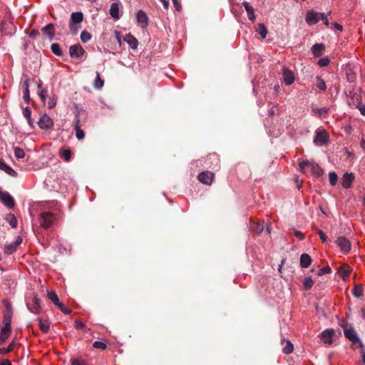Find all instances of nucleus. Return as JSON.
I'll return each instance as SVG.
<instances>
[{
    "mask_svg": "<svg viewBox=\"0 0 365 365\" xmlns=\"http://www.w3.org/2000/svg\"><path fill=\"white\" fill-rule=\"evenodd\" d=\"M75 327L77 329H83L85 327V324L83 322H82L81 321H76L75 322Z\"/></svg>",
    "mask_w": 365,
    "mask_h": 365,
    "instance_id": "obj_59",
    "label": "nucleus"
},
{
    "mask_svg": "<svg viewBox=\"0 0 365 365\" xmlns=\"http://www.w3.org/2000/svg\"><path fill=\"white\" fill-rule=\"evenodd\" d=\"M71 365H86L83 361L73 359L71 362Z\"/></svg>",
    "mask_w": 365,
    "mask_h": 365,
    "instance_id": "obj_63",
    "label": "nucleus"
},
{
    "mask_svg": "<svg viewBox=\"0 0 365 365\" xmlns=\"http://www.w3.org/2000/svg\"><path fill=\"white\" fill-rule=\"evenodd\" d=\"M59 156L66 162H68L71 158V151L68 148H63L59 150Z\"/></svg>",
    "mask_w": 365,
    "mask_h": 365,
    "instance_id": "obj_23",
    "label": "nucleus"
},
{
    "mask_svg": "<svg viewBox=\"0 0 365 365\" xmlns=\"http://www.w3.org/2000/svg\"><path fill=\"white\" fill-rule=\"evenodd\" d=\"M23 115L27 119L28 123L32 126V120H31V112L29 107H26L23 110Z\"/></svg>",
    "mask_w": 365,
    "mask_h": 365,
    "instance_id": "obj_38",
    "label": "nucleus"
},
{
    "mask_svg": "<svg viewBox=\"0 0 365 365\" xmlns=\"http://www.w3.org/2000/svg\"><path fill=\"white\" fill-rule=\"evenodd\" d=\"M283 80L286 85H291L294 82L295 77L293 72L287 68H283Z\"/></svg>",
    "mask_w": 365,
    "mask_h": 365,
    "instance_id": "obj_15",
    "label": "nucleus"
},
{
    "mask_svg": "<svg viewBox=\"0 0 365 365\" xmlns=\"http://www.w3.org/2000/svg\"><path fill=\"white\" fill-rule=\"evenodd\" d=\"M55 217L50 212H42L40 214L39 223L44 229L49 228L53 223Z\"/></svg>",
    "mask_w": 365,
    "mask_h": 365,
    "instance_id": "obj_2",
    "label": "nucleus"
},
{
    "mask_svg": "<svg viewBox=\"0 0 365 365\" xmlns=\"http://www.w3.org/2000/svg\"><path fill=\"white\" fill-rule=\"evenodd\" d=\"M357 108L359 110L361 115H365V106L364 105H363L361 103H359L357 106Z\"/></svg>",
    "mask_w": 365,
    "mask_h": 365,
    "instance_id": "obj_58",
    "label": "nucleus"
},
{
    "mask_svg": "<svg viewBox=\"0 0 365 365\" xmlns=\"http://www.w3.org/2000/svg\"><path fill=\"white\" fill-rule=\"evenodd\" d=\"M336 244L344 253H348L351 250V242L344 237H338Z\"/></svg>",
    "mask_w": 365,
    "mask_h": 365,
    "instance_id": "obj_7",
    "label": "nucleus"
},
{
    "mask_svg": "<svg viewBox=\"0 0 365 365\" xmlns=\"http://www.w3.org/2000/svg\"><path fill=\"white\" fill-rule=\"evenodd\" d=\"M93 346L96 349L104 350L106 349V344L104 342L100 341H96L93 344Z\"/></svg>",
    "mask_w": 365,
    "mask_h": 365,
    "instance_id": "obj_47",
    "label": "nucleus"
},
{
    "mask_svg": "<svg viewBox=\"0 0 365 365\" xmlns=\"http://www.w3.org/2000/svg\"><path fill=\"white\" fill-rule=\"evenodd\" d=\"M339 272L341 275V277L345 279L346 277H348L351 273V269L349 267H341L339 270Z\"/></svg>",
    "mask_w": 365,
    "mask_h": 365,
    "instance_id": "obj_36",
    "label": "nucleus"
},
{
    "mask_svg": "<svg viewBox=\"0 0 365 365\" xmlns=\"http://www.w3.org/2000/svg\"><path fill=\"white\" fill-rule=\"evenodd\" d=\"M0 170L13 177H15L17 175L16 172L11 167L8 165L2 159H0Z\"/></svg>",
    "mask_w": 365,
    "mask_h": 365,
    "instance_id": "obj_19",
    "label": "nucleus"
},
{
    "mask_svg": "<svg viewBox=\"0 0 365 365\" xmlns=\"http://www.w3.org/2000/svg\"><path fill=\"white\" fill-rule=\"evenodd\" d=\"M329 63V59L327 57L322 58L318 61V65L324 67L328 66Z\"/></svg>",
    "mask_w": 365,
    "mask_h": 365,
    "instance_id": "obj_51",
    "label": "nucleus"
},
{
    "mask_svg": "<svg viewBox=\"0 0 365 365\" xmlns=\"http://www.w3.org/2000/svg\"><path fill=\"white\" fill-rule=\"evenodd\" d=\"M264 226L265 225L264 222H258L253 227V230L255 232L259 234L264 230Z\"/></svg>",
    "mask_w": 365,
    "mask_h": 365,
    "instance_id": "obj_45",
    "label": "nucleus"
},
{
    "mask_svg": "<svg viewBox=\"0 0 365 365\" xmlns=\"http://www.w3.org/2000/svg\"><path fill=\"white\" fill-rule=\"evenodd\" d=\"M294 234H295V236L299 239V240H303L304 238V235L302 232L298 231V230H294Z\"/></svg>",
    "mask_w": 365,
    "mask_h": 365,
    "instance_id": "obj_60",
    "label": "nucleus"
},
{
    "mask_svg": "<svg viewBox=\"0 0 365 365\" xmlns=\"http://www.w3.org/2000/svg\"><path fill=\"white\" fill-rule=\"evenodd\" d=\"M104 81L100 78L98 72H96V77L94 81V87L96 89H101L103 86Z\"/></svg>",
    "mask_w": 365,
    "mask_h": 365,
    "instance_id": "obj_35",
    "label": "nucleus"
},
{
    "mask_svg": "<svg viewBox=\"0 0 365 365\" xmlns=\"http://www.w3.org/2000/svg\"><path fill=\"white\" fill-rule=\"evenodd\" d=\"M85 113V110L83 109L78 110L74 118V129H78L81 128V115Z\"/></svg>",
    "mask_w": 365,
    "mask_h": 365,
    "instance_id": "obj_29",
    "label": "nucleus"
},
{
    "mask_svg": "<svg viewBox=\"0 0 365 365\" xmlns=\"http://www.w3.org/2000/svg\"><path fill=\"white\" fill-rule=\"evenodd\" d=\"M354 180L353 173H346L341 179V185L344 188H349Z\"/></svg>",
    "mask_w": 365,
    "mask_h": 365,
    "instance_id": "obj_16",
    "label": "nucleus"
},
{
    "mask_svg": "<svg viewBox=\"0 0 365 365\" xmlns=\"http://www.w3.org/2000/svg\"><path fill=\"white\" fill-rule=\"evenodd\" d=\"M160 1L162 3L164 9L168 10L169 8V5H170L169 1L168 0H160Z\"/></svg>",
    "mask_w": 365,
    "mask_h": 365,
    "instance_id": "obj_62",
    "label": "nucleus"
},
{
    "mask_svg": "<svg viewBox=\"0 0 365 365\" xmlns=\"http://www.w3.org/2000/svg\"><path fill=\"white\" fill-rule=\"evenodd\" d=\"M330 14V12H329L327 14H325V13H320L319 12V16H320V20L323 21L324 24L328 26L329 25V19H328V16Z\"/></svg>",
    "mask_w": 365,
    "mask_h": 365,
    "instance_id": "obj_48",
    "label": "nucleus"
},
{
    "mask_svg": "<svg viewBox=\"0 0 365 365\" xmlns=\"http://www.w3.org/2000/svg\"><path fill=\"white\" fill-rule=\"evenodd\" d=\"M83 19L82 12H73L71 14L70 22L80 24Z\"/></svg>",
    "mask_w": 365,
    "mask_h": 365,
    "instance_id": "obj_25",
    "label": "nucleus"
},
{
    "mask_svg": "<svg viewBox=\"0 0 365 365\" xmlns=\"http://www.w3.org/2000/svg\"><path fill=\"white\" fill-rule=\"evenodd\" d=\"M304 287L305 289L308 290L312 288L314 284V281L311 277H305L304 279Z\"/></svg>",
    "mask_w": 365,
    "mask_h": 365,
    "instance_id": "obj_40",
    "label": "nucleus"
},
{
    "mask_svg": "<svg viewBox=\"0 0 365 365\" xmlns=\"http://www.w3.org/2000/svg\"><path fill=\"white\" fill-rule=\"evenodd\" d=\"M334 331L332 329H327L324 331H323L320 334L319 337L321 338L322 341L324 344H330L332 343V338L334 336Z\"/></svg>",
    "mask_w": 365,
    "mask_h": 365,
    "instance_id": "obj_12",
    "label": "nucleus"
},
{
    "mask_svg": "<svg viewBox=\"0 0 365 365\" xmlns=\"http://www.w3.org/2000/svg\"><path fill=\"white\" fill-rule=\"evenodd\" d=\"M352 294L355 297H361L364 294V289L361 284H356L352 289Z\"/></svg>",
    "mask_w": 365,
    "mask_h": 365,
    "instance_id": "obj_27",
    "label": "nucleus"
},
{
    "mask_svg": "<svg viewBox=\"0 0 365 365\" xmlns=\"http://www.w3.org/2000/svg\"><path fill=\"white\" fill-rule=\"evenodd\" d=\"M299 168L304 173L310 172L312 174L317 177H320L323 175V170L315 162H310L308 160L302 161L299 163Z\"/></svg>",
    "mask_w": 365,
    "mask_h": 365,
    "instance_id": "obj_1",
    "label": "nucleus"
},
{
    "mask_svg": "<svg viewBox=\"0 0 365 365\" xmlns=\"http://www.w3.org/2000/svg\"><path fill=\"white\" fill-rule=\"evenodd\" d=\"M0 199L7 207L11 209L14 207V200L8 192L0 190Z\"/></svg>",
    "mask_w": 365,
    "mask_h": 365,
    "instance_id": "obj_10",
    "label": "nucleus"
},
{
    "mask_svg": "<svg viewBox=\"0 0 365 365\" xmlns=\"http://www.w3.org/2000/svg\"><path fill=\"white\" fill-rule=\"evenodd\" d=\"M312 263L311 257L306 253H304L300 257V266L302 268H307L310 266Z\"/></svg>",
    "mask_w": 365,
    "mask_h": 365,
    "instance_id": "obj_22",
    "label": "nucleus"
},
{
    "mask_svg": "<svg viewBox=\"0 0 365 365\" xmlns=\"http://www.w3.org/2000/svg\"><path fill=\"white\" fill-rule=\"evenodd\" d=\"M294 346L290 341L287 340L286 342V345L283 347V352L284 354H290L293 351Z\"/></svg>",
    "mask_w": 365,
    "mask_h": 365,
    "instance_id": "obj_42",
    "label": "nucleus"
},
{
    "mask_svg": "<svg viewBox=\"0 0 365 365\" xmlns=\"http://www.w3.org/2000/svg\"><path fill=\"white\" fill-rule=\"evenodd\" d=\"M75 130H76V136L78 140H82L84 138L85 133H84V131L82 129H81V128L78 129H75Z\"/></svg>",
    "mask_w": 365,
    "mask_h": 365,
    "instance_id": "obj_52",
    "label": "nucleus"
},
{
    "mask_svg": "<svg viewBox=\"0 0 365 365\" xmlns=\"http://www.w3.org/2000/svg\"><path fill=\"white\" fill-rule=\"evenodd\" d=\"M23 98L24 100V101L27 103H29L30 102V93H29V90H27L26 91H23Z\"/></svg>",
    "mask_w": 365,
    "mask_h": 365,
    "instance_id": "obj_54",
    "label": "nucleus"
},
{
    "mask_svg": "<svg viewBox=\"0 0 365 365\" xmlns=\"http://www.w3.org/2000/svg\"><path fill=\"white\" fill-rule=\"evenodd\" d=\"M43 35L48 37L50 40H53L55 33H54V26L53 24H48L41 29Z\"/></svg>",
    "mask_w": 365,
    "mask_h": 365,
    "instance_id": "obj_18",
    "label": "nucleus"
},
{
    "mask_svg": "<svg viewBox=\"0 0 365 365\" xmlns=\"http://www.w3.org/2000/svg\"><path fill=\"white\" fill-rule=\"evenodd\" d=\"M69 29H70L71 32L73 34L76 35L80 29V26H79V24L70 22L69 23Z\"/></svg>",
    "mask_w": 365,
    "mask_h": 365,
    "instance_id": "obj_46",
    "label": "nucleus"
},
{
    "mask_svg": "<svg viewBox=\"0 0 365 365\" xmlns=\"http://www.w3.org/2000/svg\"><path fill=\"white\" fill-rule=\"evenodd\" d=\"M38 125L41 129L48 130L52 129L53 127V121L47 114L45 113L39 118Z\"/></svg>",
    "mask_w": 365,
    "mask_h": 365,
    "instance_id": "obj_5",
    "label": "nucleus"
},
{
    "mask_svg": "<svg viewBox=\"0 0 365 365\" xmlns=\"http://www.w3.org/2000/svg\"><path fill=\"white\" fill-rule=\"evenodd\" d=\"M136 19L138 24L142 27L145 28L148 24V17L147 14L142 10H140L136 14Z\"/></svg>",
    "mask_w": 365,
    "mask_h": 365,
    "instance_id": "obj_14",
    "label": "nucleus"
},
{
    "mask_svg": "<svg viewBox=\"0 0 365 365\" xmlns=\"http://www.w3.org/2000/svg\"><path fill=\"white\" fill-rule=\"evenodd\" d=\"M242 6L245 7L247 11L249 20L252 22L255 21V20L256 19V16L255 14L254 8L252 6H250V4L247 1H243Z\"/></svg>",
    "mask_w": 365,
    "mask_h": 365,
    "instance_id": "obj_17",
    "label": "nucleus"
},
{
    "mask_svg": "<svg viewBox=\"0 0 365 365\" xmlns=\"http://www.w3.org/2000/svg\"><path fill=\"white\" fill-rule=\"evenodd\" d=\"M38 325H39L41 330L44 333L48 332V331L49 330V327H50L49 322L47 320H43L41 318H38Z\"/></svg>",
    "mask_w": 365,
    "mask_h": 365,
    "instance_id": "obj_28",
    "label": "nucleus"
},
{
    "mask_svg": "<svg viewBox=\"0 0 365 365\" xmlns=\"http://www.w3.org/2000/svg\"><path fill=\"white\" fill-rule=\"evenodd\" d=\"M125 41L130 46L132 49H135L138 47V41L130 34H128L124 37Z\"/></svg>",
    "mask_w": 365,
    "mask_h": 365,
    "instance_id": "obj_20",
    "label": "nucleus"
},
{
    "mask_svg": "<svg viewBox=\"0 0 365 365\" xmlns=\"http://www.w3.org/2000/svg\"><path fill=\"white\" fill-rule=\"evenodd\" d=\"M318 234H319V238L322 241V242H327V237L325 233L323 231L319 230L318 232Z\"/></svg>",
    "mask_w": 365,
    "mask_h": 365,
    "instance_id": "obj_56",
    "label": "nucleus"
},
{
    "mask_svg": "<svg viewBox=\"0 0 365 365\" xmlns=\"http://www.w3.org/2000/svg\"><path fill=\"white\" fill-rule=\"evenodd\" d=\"M329 139V133L324 129H317L316 130V135L314 138V143L317 145H325Z\"/></svg>",
    "mask_w": 365,
    "mask_h": 365,
    "instance_id": "obj_3",
    "label": "nucleus"
},
{
    "mask_svg": "<svg viewBox=\"0 0 365 365\" xmlns=\"http://www.w3.org/2000/svg\"><path fill=\"white\" fill-rule=\"evenodd\" d=\"M338 180V175L335 172H331L329 173V183L334 186L336 184Z\"/></svg>",
    "mask_w": 365,
    "mask_h": 365,
    "instance_id": "obj_41",
    "label": "nucleus"
},
{
    "mask_svg": "<svg viewBox=\"0 0 365 365\" xmlns=\"http://www.w3.org/2000/svg\"><path fill=\"white\" fill-rule=\"evenodd\" d=\"M11 331V327H4L1 330L0 334V344H3L9 337L10 333Z\"/></svg>",
    "mask_w": 365,
    "mask_h": 365,
    "instance_id": "obj_26",
    "label": "nucleus"
},
{
    "mask_svg": "<svg viewBox=\"0 0 365 365\" xmlns=\"http://www.w3.org/2000/svg\"><path fill=\"white\" fill-rule=\"evenodd\" d=\"M208 158L215 161L216 163V165L218 164L219 159L216 155H215V154L210 155L208 156Z\"/></svg>",
    "mask_w": 365,
    "mask_h": 365,
    "instance_id": "obj_61",
    "label": "nucleus"
},
{
    "mask_svg": "<svg viewBox=\"0 0 365 365\" xmlns=\"http://www.w3.org/2000/svg\"><path fill=\"white\" fill-rule=\"evenodd\" d=\"M110 14L115 19H119V6L118 3H113L110 8Z\"/></svg>",
    "mask_w": 365,
    "mask_h": 365,
    "instance_id": "obj_24",
    "label": "nucleus"
},
{
    "mask_svg": "<svg viewBox=\"0 0 365 365\" xmlns=\"http://www.w3.org/2000/svg\"><path fill=\"white\" fill-rule=\"evenodd\" d=\"M51 51L56 56H62L61 46L58 43H53L51 46Z\"/></svg>",
    "mask_w": 365,
    "mask_h": 365,
    "instance_id": "obj_37",
    "label": "nucleus"
},
{
    "mask_svg": "<svg viewBox=\"0 0 365 365\" xmlns=\"http://www.w3.org/2000/svg\"><path fill=\"white\" fill-rule=\"evenodd\" d=\"M27 307L34 314H39L41 311V301L37 295H34L30 302H28Z\"/></svg>",
    "mask_w": 365,
    "mask_h": 365,
    "instance_id": "obj_4",
    "label": "nucleus"
},
{
    "mask_svg": "<svg viewBox=\"0 0 365 365\" xmlns=\"http://www.w3.org/2000/svg\"><path fill=\"white\" fill-rule=\"evenodd\" d=\"M305 20L309 26H313L320 21L319 12L309 10L307 12Z\"/></svg>",
    "mask_w": 365,
    "mask_h": 365,
    "instance_id": "obj_6",
    "label": "nucleus"
},
{
    "mask_svg": "<svg viewBox=\"0 0 365 365\" xmlns=\"http://www.w3.org/2000/svg\"><path fill=\"white\" fill-rule=\"evenodd\" d=\"M84 53L85 51L80 44H75L69 48V53L71 57L80 58Z\"/></svg>",
    "mask_w": 365,
    "mask_h": 365,
    "instance_id": "obj_13",
    "label": "nucleus"
},
{
    "mask_svg": "<svg viewBox=\"0 0 365 365\" xmlns=\"http://www.w3.org/2000/svg\"><path fill=\"white\" fill-rule=\"evenodd\" d=\"M197 178L203 184L211 185L213 181L214 174L210 171H203L199 173Z\"/></svg>",
    "mask_w": 365,
    "mask_h": 365,
    "instance_id": "obj_11",
    "label": "nucleus"
},
{
    "mask_svg": "<svg viewBox=\"0 0 365 365\" xmlns=\"http://www.w3.org/2000/svg\"><path fill=\"white\" fill-rule=\"evenodd\" d=\"M257 31L260 35L262 38H264L267 34V30L264 24H258Z\"/></svg>",
    "mask_w": 365,
    "mask_h": 365,
    "instance_id": "obj_31",
    "label": "nucleus"
},
{
    "mask_svg": "<svg viewBox=\"0 0 365 365\" xmlns=\"http://www.w3.org/2000/svg\"><path fill=\"white\" fill-rule=\"evenodd\" d=\"M14 155L18 159H22L25 156V152L24 150L19 147H15L14 149Z\"/></svg>",
    "mask_w": 365,
    "mask_h": 365,
    "instance_id": "obj_39",
    "label": "nucleus"
},
{
    "mask_svg": "<svg viewBox=\"0 0 365 365\" xmlns=\"http://www.w3.org/2000/svg\"><path fill=\"white\" fill-rule=\"evenodd\" d=\"M9 224L12 227H16L17 225V220L14 215H11V219L9 220Z\"/></svg>",
    "mask_w": 365,
    "mask_h": 365,
    "instance_id": "obj_57",
    "label": "nucleus"
},
{
    "mask_svg": "<svg viewBox=\"0 0 365 365\" xmlns=\"http://www.w3.org/2000/svg\"><path fill=\"white\" fill-rule=\"evenodd\" d=\"M0 365H11V361L8 359H4L0 361Z\"/></svg>",
    "mask_w": 365,
    "mask_h": 365,
    "instance_id": "obj_64",
    "label": "nucleus"
},
{
    "mask_svg": "<svg viewBox=\"0 0 365 365\" xmlns=\"http://www.w3.org/2000/svg\"><path fill=\"white\" fill-rule=\"evenodd\" d=\"M91 38V35L90 33H88V31H83L81 34V40L83 42V43H86L88 42V41H90Z\"/></svg>",
    "mask_w": 365,
    "mask_h": 365,
    "instance_id": "obj_43",
    "label": "nucleus"
},
{
    "mask_svg": "<svg viewBox=\"0 0 365 365\" xmlns=\"http://www.w3.org/2000/svg\"><path fill=\"white\" fill-rule=\"evenodd\" d=\"M344 334L346 339L353 343L361 342L356 331L351 327L344 329Z\"/></svg>",
    "mask_w": 365,
    "mask_h": 365,
    "instance_id": "obj_9",
    "label": "nucleus"
},
{
    "mask_svg": "<svg viewBox=\"0 0 365 365\" xmlns=\"http://www.w3.org/2000/svg\"><path fill=\"white\" fill-rule=\"evenodd\" d=\"M46 93H47V91L44 88L38 91V95L41 101H42V103H43L44 104L46 103Z\"/></svg>",
    "mask_w": 365,
    "mask_h": 365,
    "instance_id": "obj_44",
    "label": "nucleus"
},
{
    "mask_svg": "<svg viewBox=\"0 0 365 365\" xmlns=\"http://www.w3.org/2000/svg\"><path fill=\"white\" fill-rule=\"evenodd\" d=\"M58 309L64 314H69L71 313V309L68 307H65L62 303H59L57 306Z\"/></svg>",
    "mask_w": 365,
    "mask_h": 365,
    "instance_id": "obj_50",
    "label": "nucleus"
},
{
    "mask_svg": "<svg viewBox=\"0 0 365 365\" xmlns=\"http://www.w3.org/2000/svg\"><path fill=\"white\" fill-rule=\"evenodd\" d=\"M12 307L9 304L5 305V309L4 311L3 323L4 327H11V323L12 319Z\"/></svg>",
    "mask_w": 365,
    "mask_h": 365,
    "instance_id": "obj_8",
    "label": "nucleus"
},
{
    "mask_svg": "<svg viewBox=\"0 0 365 365\" xmlns=\"http://www.w3.org/2000/svg\"><path fill=\"white\" fill-rule=\"evenodd\" d=\"M325 46L323 43H315L312 47V52L314 56L319 57L322 55Z\"/></svg>",
    "mask_w": 365,
    "mask_h": 365,
    "instance_id": "obj_21",
    "label": "nucleus"
},
{
    "mask_svg": "<svg viewBox=\"0 0 365 365\" xmlns=\"http://www.w3.org/2000/svg\"><path fill=\"white\" fill-rule=\"evenodd\" d=\"M316 79L317 81V87L320 90V91H326L327 89V86H326V83L324 82V81L319 76H317L316 77Z\"/></svg>",
    "mask_w": 365,
    "mask_h": 365,
    "instance_id": "obj_34",
    "label": "nucleus"
},
{
    "mask_svg": "<svg viewBox=\"0 0 365 365\" xmlns=\"http://www.w3.org/2000/svg\"><path fill=\"white\" fill-rule=\"evenodd\" d=\"M17 247L15 246V245L12 242L11 244H9V245H6L4 246V252L6 254V255H11L13 254L14 252H16Z\"/></svg>",
    "mask_w": 365,
    "mask_h": 365,
    "instance_id": "obj_33",
    "label": "nucleus"
},
{
    "mask_svg": "<svg viewBox=\"0 0 365 365\" xmlns=\"http://www.w3.org/2000/svg\"><path fill=\"white\" fill-rule=\"evenodd\" d=\"M14 342L11 343L6 348H0V354H6L12 351Z\"/></svg>",
    "mask_w": 365,
    "mask_h": 365,
    "instance_id": "obj_49",
    "label": "nucleus"
},
{
    "mask_svg": "<svg viewBox=\"0 0 365 365\" xmlns=\"http://www.w3.org/2000/svg\"><path fill=\"white\" fill-rule=\"evenodd\" d=\"M48 298L56 306L60 303L58 295L54 291H51L48 292Z\"/></svg>",
    "mask_w": 365,
    "mask_h": 365,
    "instance_id": "obj_30",
    "label": "nucleus"
},
{
    "mask_svg": "<svg viewBox=\"0 0 365 365\" xmlns=\"http://www.w3.org/2000/svg\"><path fill=\"white\" fill-rule=\"evenodd\" d=\"M57 99L58 98L56 94H53L49 97L48 101L47 102V106L49 109H52L56 106Z\"/></svg>",
    "mask_w": 365,
    "mask_h": 365,
    "instance_id": "obj_32",
    "label": "nucleus"
},
{
    "mask_svg": "<svg viewBox=\"0 0 365 365\" xmlns=\"http://www.w3.org/2000/svg\"><path fill=\"white\" fill-rule=\"evenodd\" d=\"M29 78H26L24 81H23V83H22V88H23V91H26L27 90H29Z\"/></svg>",
    "mask_w": 365,
    "mask_h": 365,
    "instance_id": "obj_55",
    "label": "nucleus"
},
{
    "mask_svg": "<svg viewBox=\"0 0 365 365\" xmlns=\"http://www.w3.org/2000/svg\"><path fill=\"white\" fill-rule=\"evenodd\" d=\"M331 272V268L329 266L324 267L318 271V275L321 276L325 274H328Z\"/></svg>",
    "mask_w": 365,
    "mask_h": 365,
    "instance_id": "obj_53",
    "label": "nucleus"
}]
</instances>
